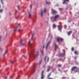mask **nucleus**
Here are the masks:
<instances>
[{
  "label": "nucleus",
  "instance_id": "1",
  "mask_svg": "<svg viewBox=\"0 0 79 79\" xmlns=\"http://www.w3.org/2000/svg\"><path fill=\"white\" fill-rule=\"evenodd\" d=\"M59 17V15H56L53 18H51V20L52 21L54 22L56 20V19Z\"/></svg>",
  "mask_w": 79,
  "mask_h": 79
},
{
  "label": "nucleus",
  "instance_id": "2",
  "mask_svg": "<svg viewBox=\"0 0 79 79\" xmlns=\"http://www.w3.org/2000/svg\"><path fill=\"white\" fill-rule=\"evenodd\" d=\"M63 1L62 3L63 4H67V2H69V0H63Z\"/></svg>",
  "mask_w": 79,
  "mask_h": 79
},
{
  "label": "nucleus",
  "instance_id": "3",
  "mask_svg": "<svg viewBox=\"0 0 79 79\" xmlns=\"http://www.w3.org/2000/svg\"><path fill=\"white\" fill-rule=\"evenodd\" d=\"M58 27L59 30L61 31L62 28V26L61 25H59L58 26Z\"/></svg>",
  "mask_w": 79,
  "mask_h": 79
},
{
  "label": "nucleus",
  "instance_id": "4",
  "mask_svg": "<svg viewBox=\"0 0 79 79\" xmlns=\"http://www.w3.org/2000/svg\"><path fill=\"white\" fill-rule=\"evenodd\" d=\"M65 55V53H60L59 55V57H63V56H64Z\"/></svg>",
  "mask_w": 79,
  "mask_h": 79
},
{
  "label": "nucleus",
  "instance_id": "5",
  "mask_svg": "<svg viewBox=\"0 0 79 79\" xmlns=\"http://www.w3.org/2000/svg\"><path fill=\"white\" fill-rule=\"evenodd\" d=\"M39 55V51H37L36 52V56H35V58H37V57H38Z\"/></svg>",
  "mask_w": 79,
  "mask_h": 79
},
{
  "label": "nucleus",
  "instance_id": "6",
  "mask_svg": "<svg viewBox=\"0 0 79 79\" xmlns=\"http://www.w3.org/2000/svg\"><path fill=\"white\" fill-rule=\"evenodd\" d=\"M46 60H47L48 62V61H49V58L47 56L45 57V58H44L45 61H46Z\"/></svg>",
  "mask_w": 79,
  "mask_h": 79
},
{
  "label": "nucleus",
  "instance_id": "7",
  "mask_svg": "<svg viewBox=\"0 0 79 79\" xmlns=\"http://www.w3.org/2000/svg\"><path fill=\"white\" fill-rule=\"evenodd\" d=\"M57 40L58 42H59L60 41L63 40V39L61 38H57Z\"/></svg>",
  "mask_w": 79,
  "mask_h": 79
},
{
  "label": "nucleus",
  "instance_id": "8",
  "mask_svg": "<svg viewBox=\"0 0 79 79\" xmlns=\"http://www.w3.org/2000/svg\"><path fill=\"white\" fill-rule=\"evenodd\" d=\"M23 40H20L21 45H22V46H24L25 45V44L24 43H23Z\"/></svg>",
  "mask_w": 79,
  "mask_h": 79
},
{
  "label": "nucleus",
  "instance_id": "9",
  "mask_svg": "<svg viewBox=\"0 0 79 79\" xmlns=\"http://www.w3.org/2000/svg\"><path fill=\"white\" fill-rule=\"evenodd\" d=\"M77 69V66H74L73 67L72 69V71H74V70H75L76 69Z\"/></svg>",
  "mask_w": 79,
  "mask_h": 79
},
{
  "label": "nucleus",
  "instance_id": "10",
  "mask_svg": "<svg viewBox=\"0 0 79 79\" xmlns=\"http://www.w3.org/2000/svg\"><path fill=\"white\" fill-rule=\"evenodd\" d=\"M29 57H31L32 56H33V55H34V54L32 52H31V53L29 54Z\"/></svg>",
  "mask_w": 79,
  "mask_h": 79
},
{
  "label": "nucleus",
  "instance_id": "11",
  "mask_svg": "<svg viewBox=\"0 0 79 79\" xmlns=\"http://www.w3.org/2000/svg\"><path fill=\"white\" fill-rule=\"evenodd\" d=\"M50 68H51L50 66H48V69H47V71L48 72V71H50Z\"/></svg>",
  "mask_w": 79,
  "mask_h": 79
},
{
  "label": "nucleus",
  "instance_id": "12",
  "mask_svg": "<svg viewBox=\"0 0 79 79\" xmlns=\"http://www.w3.org/2000/svg\"><path fill=\"white\" fill-rule=\"evenodd\" d=\"M50 43V41L48 42L46 47V49H48V47L49 45V44Z\"/></svg>",
  "mask_w": 79,
  "mask_h": 79
},
{
  "label": "nucleus",
  "instance_id": "13",
  "mask_svg": "<svg viewBox=\"0 0 79 79\" xmlns=\"http://www.w3.org/2000/svg\"><path fill=\"white\" fill-rule=\"evenodd\" d=\"M57 13V11L55 10H52V14H54Z\"/></svg>",
  "mask_w": 79,
  "mask_h": 79
},
{
  "label": "nucleus",
  "instance_id": "14",
  "mask_svg": "<svg viewBox=\"0 0 79 79\" xmlns=\"http://www.w3.org/2000/svg\"><path fill=\"white\" fill-rule=\"evenodd\" d=\"M58 48V46L56 44H55L54 48V50H56Z\"/></svg>",
  "mask_w": 79,
  "mask_h": 79
},
{
  "label": "nucleus",
  "instance_id": "15",
  "mask_svg": "<svg viewBox=\"0 0 79 79\" xmlns=\"http://www.w3.org/2000/svg\"><path fill=\"white\" fill-rule=\"evenodd\" d=\"M44 13V11L41 10V12L40 15L41 16H43Z\"/></svg>",
  "mask_w": 79,
  "mask_h": 79
},
{
  "label": "nucleus",
  "instance_id": "16",
  "mask_svg": "<svg viewBox=\"0 0 79 79\" xmlns=\"http://www.w3.org/2000/svg\"><path fill=\"white\" fill-rule=\"evenodd\" d=\"M34 36V34L33 33L32 35V36L31 39V40H33Z\"/></svg>",
  "mask_w": 79,
  "mask_h": 79
},
{
  "label": "nucleus",
  "instance_id": "17",
  "mask_svg": "<svg viewBox=\"0 0 79 79\" xmlns=\"http://www.w3.org/2000/svg\"><path fill=\"white\" fill-rule=\"evenodd\" d=\"M28 45L29 46H30L31 47L32 46V44H31V43H30V41L28 42Z\"/></svg>",
  "mask_w": 79,
  "mask_h": 79
},
{
  "label": "nucleus",
  "instance_id": "18",
  "mask_svg": "<svg viewBox=\"0 0 79 79\" xmlns=\"http://www.w3.org/2000/svg\"><path fill=\"white\" fill-rule=\"evenodd\" d=\"M72 33V31H70L68 33V35H70Z\"/></svg>",
  "mask_w": 79,
  "mask_h": 79
},
{
  "label": "nucleus",
  "instance_id": "19",
  "mask_svg": "<svg viewBox=\"0 0 79 79\" xmlns=\"http://www.w3.org/2000/svg\"><path fill=\"white\" fill-rule=\"evenodd\" d=\"M44 77V75H41V79H43Z\"/></svg>",
  "mask_w": 79,
  "mask_h": 79
},
{
  "label": "nucleus",
  "instance_id": "20",
  "mask_svg": "<svg viewBox=\"0 0 79 79\" xmlns=\"http://www.w3.org/2000/svg\"><path fill=\"white\" fill-rule=\"evenodd\" d=\"M46 4H50V2H48L47 1H46Z\"/></svg>",
  "mask_w": 79,
  "mask_h": 79
},
{
  "label": "nucleus",
  "instance_id": "21",
  "mask_svg": "<svg viewBox=\"0 0 79 79\" xmlns=\"http://www.w3.org/2000/svg\"><path fill=\"white\" fill-rule=\"evenodd\" d=\"M7 53V51H6L5 53H4V55H3V56H5V55H6V53Z\"/></svg>",
  "mask_w": 79,
  "mask_h": 79
},
{
  "label": "nucleus",
  "instance_id": "22",
  "mask_svg": "<svg viewBox=\"0 0 79 79\" xmlns=\"http://www.w3.org/2000/svg\"><path fill=\"white\" fill-rule=\"evenodd\" d=\"M41 52L42 55H43V54L44 53V51L43 50L41 51Z\"/></svg>",
  "mask_w": 79,
  "mask_h": 79
},
{
  "label": "nucleus",
  "instance_id": "23",
  "mask_svg": "<svg viewBox=\"0 0 79 79\" xmlns=\"http://www.w3.org/2000/svg\"><path fill=\"white\" fill-rule=\"evenodd\" d=\"M28 14H29V16L30 17H31V15L30 14V13H29V12H28Z\"/></svg>",
  "mask_w": 79,
  "mask_h": 79
},
{
  "label": "nucleus",
  "instance_id": "24",
  "mask_svg": "<svg viewBox=\"0 0 79 79\" xmlns=\"http://www.w3.org/2000/svg\"><path fill=\"white\" fill-rule=\"evenodd\" d=\"M62 66H61V64H59L58 65V68H60V67H61Z\"/></svg>",
  "mask_w": 79,
  "mask_h": 79
},
{
  "label": "nucleus",
  "instance_id": "25",
  "mask_svg": "<svg viewBox=\"0 0 79 79\" xmlns=\"http://www.w3.org/2000/svg\"><path fill=\"white\" fill-rule=\"evenodd\" d=\"M56 25L55 24H54L53 25V27H54V28H55L56 27Z\"/></svg>",
  "mask_w": 79,
  "mask_h": 79
},
{
  "label": "nucleus",
  "instance_id": "26",
  "mask_svg": "<svg viewBox=\"0 0 79 79\" xmlns=\"http://www.w3.org/2000/svg\"><path fill=\"white\" fill-rule=\"evenodd\" d=\"M11 63H12V64H14V63H15V61H11Z\"/></svg>",
  "mask_w": 79,
  "mask_h": 79
},
{
  "label": "nucleus",
  "instance_id": "27",
  "mask_svg": "<svg viewBox=\"0 0 79 79\" xmlns=\"http://www.w3.org/2000/svg\"><path fill=\"white\" fill-rule=\"evenodd\" d=\"M77 51H76L74 52V53H75V54H76V55H77Z\"/></svg>",
  "mask_w": 79,
  "mask_h": 79
},
{
  "label": "nucleus",
  "instance_id": "28",
  "mask_svg": "<svg viewBox=\"0 0 79 79\" xmlns=\"http://www.w3.org/2000/svg\"><path fill=\"white\" fill-rule=\"evenodd\" d=\"M18 27V26H17L16 27H15V29L14 30V31H15L16 30V28Z\"/></svg>",
  "mask_w": 79,
  "mask_h": 79
},
{
  "label": "nucleus",
  "instance_id": "29",
  "mask_svg": "<svg viewBox=\"0 0 79 79\" xmlns=\"http://www.w3.org/2000/svg\"><path fill=\"white\" fill-rule=\"evenodd\" d=\"M44 71L43 70L41 73V75H44Z\"/></svg>",
  "mask_w": 79,
  "mask_h": 79
},
{
  "label": "nucleus",
  "instance_id": "30",
  "mask_svg": "<svg viewBox=\"0 0 79 79\" xmlns=\"http://www.w3.org/2000/svg\"><path fill=\"white\" fill-rule=\"evenodd\" d=\"M42 60H41L40 61V63H39V64H38L40 65V64H41V62H42Z\"/></svg>",
  "mask_w": 79,
  "mask_h": 79
},
{
  "label": "nucleus",
  "instance_id": "31",
  "mask_svg": "<svg viewBox=\"0 0 79 79\" xmlns=\"http://www.w3.org/2000/svg\"><path fill=\"white\" fill-rule=\"evenodd\" d=\"M44 13L46 12V8L44 9Z\"/></svg>",
  "mask_w": 79,
  "mask_h": 79
},
{
  "label": "nucleus",
  "instance_id": "32",
  "mask_svg": "<svg viewBox=\"0 0 79 79\" xmlns=\"http://www.w3.org/2000/svg\"><path fill=\"white\" fill-rule=\"evenodd\" d=\"M2 38V36L1 35H0V42L1 41Z\"/></svg>",
  "mask_w": 79,
  "mask_h": 79
},
{
  "label": "nucleus",
  "instance_id": "33",
  "mask_svg": "<svg viewBox=\"0 0 79 79\" xmlns=\"http://www.w3.org/2000/svg\"><path fill=\"white\" fill-rule=\"evenodd\" d=\"M10 79H12L13 78V77H12V75H11L10 76Z\"/></svg>",
  "mask_w": 79,
  "mask_h": 79
},
{
  "label": "nucleus",
  "instance_id": "34",
  "mask_svg": "<svg viewBox=\"0 0 79 79\" xmlns=\"http://www.w3.org/2000/svg\"><path fill=\"white\" fill-rule=\"evenodd\" d=\"M51 75V73H49V74H48V77H49Z\"/></svg>",
  "mask_w": 79,
  "mask_h": 79
},
{
  "label": "nucleus",
  "instance_id": "35",
  "mask_svg": "<svg viewBox=\"0 0 79 79\" xmlns=\"http://www.w3.org/2000/svg\"><path fill=\"white\" fill-rule=\"evenodd\" d=\"M3 11V10L1 9L0 10V12L2 13Z\"/></svg>",
  "mask_w": 79,
  "mask_h": 79
},
{
  "label": "nucleus",
  "instance_id": "36",
  "mask_svg": "<svg viewBox=\"0 0 79 79\" xmlns=\"http://www.w3.org/2000/svg\"><path fill=\"white\" fill-rule=\"evenodd\" d=\"M3 50V48H0V51H2V50Z\"/></svg>",
  "mask_w": 79,
  "mask_h": 79
},
{
  "label": "nucleus",
  "instance_id": "37",
  "mask_svg": "<svg viewBox=\"0 0 79 79\" xmlns=\"http://www.w3.org/2000/svg\"><path fill=\"white\" fill-rule=\"evenodd\" d=\"M17 7L18 9H19V7H20V6L18 5L17 6Z\"/></svg>",
  "mask_w": 79,
  "mask_h": 79
},
{
  "label": "nucleus",
  "instance_id": "38",
  "mask_svg": "<svg viewBox=\"0 0 79 79\" xmlns=\"http://www.w3.org/2000/svg\"><path fill=\"white\" fill-rule=\"evenodd\" d=\"M3 0H1V3L2 4H3V2L2 1H3Z\"/></svg>",
  "mask_w": 79,
  "mask_h": 79
},
{
  "label": "nucleus",
  "instance_id": "39",
  "mask_svg": "<svg viewBox=\"0 0 79 79\" xmlns=\"http://www.w3.org/2000/svg\"><path fill=\"white\" fill-rule=\"evenodd\" d=\"M74 50V48H72V51H73Z\"/></svg>",
  "mask_w": 79,
  "mask_h": 79
},
{
  "label": "nucleus",
  "instance_id": "40",
  "mask_svg": "<svg viewBox=\"0 0 79 79\" xmlns=\"http://www.w3.org/2000/svg\"><path fill=\"white\" fill-rule=\"evenodd\" d=\"M77 57L75 56L74 57V60H77Z\"/></svg>",
  "mask_w": 79,
  "mask_h": 79
},
{
  "label": "nucleus",
  "instance_id": "41",
  "mask_svg": "<svg viewBox=\"0 0 79 79\" xmlns=\"http://www.w3.org/2000/svg\"><path fill=\"white\" fill-rule=\"evenodd\" d=\"M23 58H25V55H23Z\"/></svg>",
  "mask_w": 79,
  "mask_h": 79
},
{
  "label": "nucleus",
  "instance_id": "42",
  "mask_svg": "<svg viewBox=\"0 0 79 79\" xmlns=\"http://www.w3.org/2000/svg\"><path fill=\"white\" fill-rule=\"evenodd\" d=\"M64 27L65 28H67V26L66 25H64Z\"/></svg>",
  "mask_w": 79,
  "mask_h": 79
},
{
  "label": "nucleus",
  "instance_id": "43",
  "mask_svg": "<svg viewBox=\"0 0 79 79\" xmlns=\"http://www.w3.org/2000/svg\"><path fill=\"white\" fill-rule=\"evenodd\" d=\"M66 78V77H62V79H65Z\"/></svg>",
  "mask_w": 79,
  "mask_h": 79
},
{
  "label": "nucleus",
  "instance_id": "44",
  "mask_svg": "<svg viewBox=\"0 0 79 79\" xmlns=\"http://www.w3.org/2000/svg\"><path fill=\"white\" fill-rule=\"evenodd\" d=\"M32 5H31V9L32 8Z\"/></svg>",
  "mask_w": 79,
  "mask_h": 79
},
{
  "label": "nucleus",
  "instance_id": "45",
  "mask_svg": "<svg viewBox=\"0 0 79 79\" xmlns=\"http://www.w3.org/2000/svg\"><path fill=\"white\" fill-rule=\"evenodd\" d=\"M35 65H33V68H35Z\"/></svg>",
  "mask_w": 79,
  "mask_h": 79
},
{
  "label": "nucleus",
  "instance_id": "46",
  "mask_svg": "<svg viewBox=\"0 0 79 79\" xmlns=\"http://www.w3.org/2000/svg\"><path fill=\"white\" fill-rule=\"evenodd\" d=\"M60 10H63V9H62V8H60Z\"/></svg>",
  "mask_w": 79,
  "mask_h": 79
},
{
  "label": "nucleus",
  "instance_id": "47",
  "mask_svg": "<svg viewBox=\"0 0 79 79\" xmlns=\"http://www.w3.org/2000/svg\"><path fill=\"white\" fill-rule=\"evenodd\" d=\"M59 23L60 24V25H61V22H59Z\"/></svg>",
  "mask_w": 79,
  "mask_h": 79
},
{
  "label": "nucleus",
  "instance_id": "48",
  "mask_svg": "<svg viewBox=\"0 0 79 79\" xmlns=\"http://www.w3.org/2000/svg\"><path fill=\"white\" fill-rule=\"evenodd\" d=\"M20 30L19 29V30H18V32H20Z\"/></svg>",
  "mask_w": 79,
  "mask_h": 79
},
{
  "label": "nucleus",
  "instance_id": "49",
  "mask_svg": "<svg viewBox=\"0 0 79 79\" xmlns=\"http://www.w3.org/2000/svg\"><path fill=\"white\" fill-rule=\"evenodd\" d=\"M48 79H53V78H49Z\"/></svg>",
  "mask_w": 79,
  "mask_h": 79
},
{
  "label": "nucleus",
  "instance_id": "50",
  "mask_svg": "<svg viewBox=\"0 0 79 79\" xmlns=\"http://www.w3.org/2000/svg\"><path fill=\"white\" fill-rule=\"evenodd\" d=\"M43 48H45V46H44L43 47Z\"/></svg>",
  "mask_w": 79,
  "mask_h": 79
},
{
  "label": "nucleus",
  "instance_id": "51",
  "mask_svg": "<svg viewBox=\"0 0 79 79\" xmlns=\"http://www.w3.org/2000/svg\"><path fill=\"white\" fill-rule=\"evenodd\" d=\"M7 78V77H5V78Z\"/></svg>",
  "mask_w": 79,
  "mask_h": 79
},
{
  "label": "nucleus",
  "instance_id": "52",
  "mask_svg": "<svg viewBox=\"0 0 79 79\" xmlns=\"http://www.w3.org/2000/svg\"><path fill=\"white\" fill-rule=\"evenodd\" d=\"M34 71H35V70H34V69H33V72H34Z\"/></svg>",
  "mask_w": 79,
  "mask_h": 79
},
{
  "label": "nucleus",
  "instance_id": "53",
  "mask_svg": "<svg viewBox=\"0 0 79 79\" xmlns=\"http://www.w3.org/2000/svg\"><path fill=\"white\" fill-rule=\"evenodd\" d=\"M1 7V5H0V8Z\"/></svg>",
  "mask_w": 79,
  "mask_h": 79
},
{
  "label": "nucleus",
  "instance_id": "54",
  "mask_svg": "<svg viewBox=\"0 0 79 79\" xmlns=\"http://www.w3.org/2000/svg\"><path fill=\"white\" fill-rule=\"evenodd\" d=\"M1 18V16L0 15V18Z\"/></svg>",
  "mask_w": 79,
  "mask_h": 79
},
{
  "label": "nucleus",
  "instance_id": "55",
  "mask_svg": "<svg viewBox=\"0 0 79 79\" xmlns=\"http://www.w3.org/2000/svg\"><path fill=\"white\" fill-rule=\"evenodd\" d=\"M63 51H64V50H63Z\"/></svg>",
  "mask_w": 79,
  "mask_h": 79
}]
</instances>
